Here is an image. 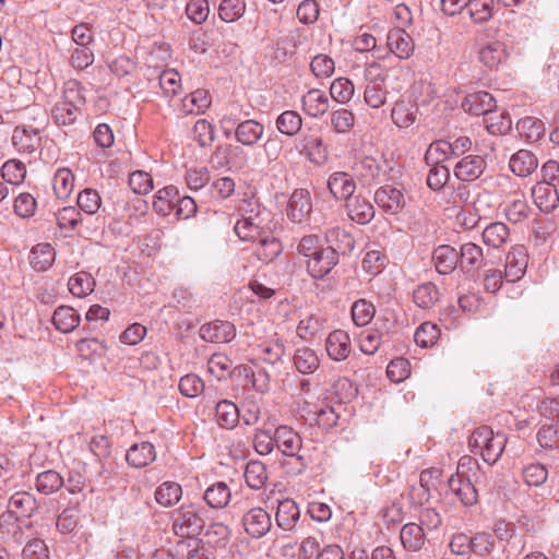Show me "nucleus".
I'll return each instance as SVG.
<instances>
[{
  "mask_svg": "<svg viewBox=\"0 0 559 559\" xmlns=\"http://www.w3.org/2000/svg\"><path fill=\"white\" fill-rule=\"evenodd\" d=\"M242 525L248 535L252 538H260L271 530L272 521L263 508L257 507L243 514Z\"/></svg>",
  "mask_w": 559,
  "mask_h": 559,
  "instance_id": "obj_4",
  "label": "nucleus"
},
{
  "mask_svg": "<svg viewBox=\"0 0 559 559\" xmlns=\"http://www.w3.org/2000/svg\"><path fill=\"white\" fill-rule=\"evenodd\" d=\"M264 135V126L253 119L240 121L235 128V139L243 146L252 147L258 144Z\"/></svg>",
  "mask_w": 559,
  "mask_h": 559,
  "instance_id": "obj_13",
  "label": "nucleus"
},
{
  "mask_svg": "<svg viewBox=\"0 0 559 559\" xmlns=\"http://www.w3.org/2000/svg\"><path fill=\"white\" fill-rule=\"evenodd\" d=\"M266 466L260 461H250L246 465L245 479L247 485L259 490L264 487L267 481Z\"/></svg>",
  "mask_w": 559,
  "mask_h": 559,
  "instance_id": "obj_43",
  "label": "nucleus"
},
{
  "mask_svg": "<svg viewBox=\"0 0 559 559\" xmlns=\"http://www.w3.org/2000/svg\"><path fill=\"white\" fill-rule=\"evenodd\" d=\"M200 336L205 342L228 343L236 336V329L228 321L215 320L201 326Z\"/></svg>",
  "mask_w": 559,
  "mask_h": 559,
  "instance_id": "obj_6",
  "label": "nucleus"
},
{
  "mask_svg": "<svg viewBox=\"0 0 559 559\" xmlns=\"http://www.w3.org/2000/svg\"><path fill=\"white\" fill-rule=\"evenodd\" d=\"M8 508L13 514L28 520L37 509V501L31 493L17 491L11 496Z\"/></svg>",
  "mask_w": 559,
  "mask_h": 559,
  "instance_id": "obj_24",
  "label": "nucleus"
},
{
  "mask_svg": "<svg viewBox=\"0 0 559 559\" xmlns=\"http://www.w3.org/2000/svg\"><path fill=\"white\" fill-rule=\"evenodd\" d=\"M215 416L221 427L231 429L238 424L240 409L235 403L223 400L216 404Z\"/></svg>",
  "mask_w": 559,
  "mask_h": 559,
  "instance_id": "obj_37",
  "label": "nucleus"
},
{
  "mask_svg": "<svg viewBox=\"0 0 559 559\" xmlns=\"http://www.w3.org/2000/svg\"><path fill=\"white\" fill-rule=\"evenodd\" d=\"M466 10L475 23L487 22L493 13V0H468Z\"/></svg>",
  "mask_w": 559,
  "mask_h": 559,
  "instance_id": "obj_54",
  "label": "nucleus"
},
{
  "mask_svg": "<svg viewBox=\"0 0 559 559\" xmlns=\"http://www.w3.org/2000/svg\"><path fill=\"white\" fill-rule=\"evenodd\" d=\"M326 249L340 254L350 253L355 247L354 237L341 227H331L325 231Z\"/></svg>",
  "mask_w": 559,
  "mask_h": 559,
  "instance_id": "obj_17",
  "label": "nucleus"
},
{
  "mask_svg": "<svg viewBox=\"0 0 559 559\" xmlns=\"http://www.w3.org/2000/svg\"><path fill=\"white\" fill-rule=\"evenodd\" d=\"M439 336L440 329L437 324L424 322L417 328L414 334V341L418 346L428 348L437 343Z\"/></svg>",
  "mask_w": 559,
  "mask_h": 559,
  "instance_id": "obj_58",
  "label": "nucleus"
},
{
  "mask_svg": "<svg viewBox=\"0 0 559 559\" xmlns=\"http://www.w3.org/2000/svg\"><path fill=\"white\" fill-rule=\"evenodd\" d=\"M94 51L90 46H75L71 49L70 66L76 70H84L93 64Z\"/></svg>",
  "mask_w": 559,
  "mask_h": 559,
  "instance_id": "obj_63",
  "label": "nucleus"
},
{
  "mask_svg": "<svg viewBox=\"0 0 559 559\" xmlns=\"http://www.w3.org/2000/svg\"><path fill=\"white\" fill-rule=\"evenodd\" d=\"M56 259L53 247L48 242L37 243L29 253V263L36 272L48 270Z\"/></svg>",
  "mask_w": 559,
  "mask_h": 559,
  "instance_id": "obj_30",
  "label": "nucleus"
},
{
  "mask_svg": "<svg viewBox=\"0 0 559 559\" xmlns=\"http://www.w3.org/2000/svg\"><path fill=\"white\" fill-rule=\"evenodd\" d=\"M507 58L504 45L501 41H490L478 51L479 61L490 68H497Z\"/></svg>",
  "mask_w": 559,
  "mask_h": 559,
  "instance_id": "obj_36",
  "label": "nucleus"
},
{
  "mask_svg": "<svg viewBox=\"0 0 559 559\" xmlns=\"http://www.w3.org/2000/svg\"><path fill=\"white\" fill-rule=\"evenodd\" d=\"M211 105L209 92L205 90H195L181 100L180 112L183 115H200Z\"/></svg>",
  "mask_w": 559,
  "mask_h": 559,
  "instance_id": "obj_31",
  "label": "nucleus"
},
{
  "mask_svg": "<svg viewBox=\"0 0 559 559\" xmlns=\"http://www.w3.org/2000/svg\"><path fill=\"white\" fill-rule=\"evenodd\" d=\"M374 202L386 213L396 214L403 209L405 199L399 189L384 186L376 191Z\"/></svg>",
  "mask_w": 559,
  "mask_h": 559,
  "instance_id": "obj_15",
  "label": "nucleus"
},
{
  "mask_svg": "<svg viewBox=\"0 0 559 559\" xmlns=\"http://www.w3.org/2000/svg\"><path fill=\"white\" fill-rule=\"evenodd\" d=\"M204 510L195 504L181 506L173 512V530L179 537L199 535L204 527Z\"/></svg>",
  "mask_w": 559,
  "mask_h": 559,
  "instance_id": "obj_1",
  "label": "nucleus"
},
{
  "mask_svg": "<svg viewBox=\"0 0 559 559\" xmlns=\"http://www.w3.org/2000/svg\"><path fill=\"white\" fill-rule=\"evenodd\" d=\"M312 211V200L307 189H296L290 194L286 215L293 223H304Z\"/></svg>",
  "mask_w": 559,
  "mask_h": 559,
  "instance_id": "obj_3",
  "label": "nucleus"
},
{
  "mask_svg": "<svg viewBox=\"0 0 559 559\" xmlns=\"http://www.w3.org/2000/svg\"><path fill=\"white\" fill-rule=\"evenodd\" d=\"M245 12V0H222L218 4V16L226 23L238 21L243 16Z\"/></svg>",
  "mask_w": 559,
  "mask_h": 559,
  "instance_id": "obj_53",
  "label": "nucleus"
},
{
  "mask_svg": "<svg viewBox=\"0 0 559 559\" xmlns=\"http://www.w3.org/2000/svg\"><path fill=\"white\" fill-rule=\"evenodd\" d=\"M338 263V257L333 250L321 248L307 262L308 273L317 280L323 278Z\"/></svg>",
  "mask_w": 559,
  "mask_h": 559,
  "instance_id": "obj_7",
  "label": "nucleus"
},
{
  "mask_svg": "<svg viewBox=\"0 0 559 559\" xmlns=\"http://www.w3.org/2000/svg\"><path fill=\"white\" fill-rule=\"evenodd\" d=\"M81 317L75 309L69 306H59L52 316L55 328L62 333H70L80 324Z\"/></svg>",
  "mask_w": 559,
  "mask_h": 559,
  "instance_id": "obj_33",
  "label": "nucleus"
},
{
  "mask_svg": "<svg viewBox=\"0 0 559 559\" xmlns=\"http://www.w3.org/2000/svg\"><path fill=\"white\" fill-rule=\"evenodd\" d=\"M63 485L62 476L53 469L41 472L36 477V489L43 495L53 493Z\"/></svg>",
  "mask_w": 559,
  "mask_h": 559,
  "instance_id": "obj_46",
  "label": "nucleus"
},
{
  "mask_svg": "<svg viewBox=\"0 0 559 559\" xmlns=\"http://www.w3.org/2000/svg\"><path fill=\"white\" fill-rule=\"evenodd\" d=\"M459 252V266L464 272L478 269L484 261L483 248L474 242L461 246Z\"/></svg>",
  "mask_w": 559,
  "mask_h": 559,
  "instance_id": "obj_29",
  "label": "nucleus"
},
{
  "mask_svg": "<svg viewBox=\"0 0 559 559\" xmlns=\"http://www.w3.org/2000/svg\"><path fill=\"white\" fill-rule=\"evenodd\" d=\"M328 188L336 200H349L356 190V182L352 175L345 171H335L330 175Z\"/></svg>",
  "mask_w": 559,
  "mask_h": 559,
  "instance_id": "obj_11",
  "label": "nucleus"
},
{
  "mask_svg": "<svg viewBox=\"0 0 559 559\" xmlns=\"http://www.w3.org/2000/svg\"><path fill=\"white\" fill-rule=\"evenodd\" d=\"M355 124V115L346 108L333 109L330 114V126L336 133H347Z\"/></svg>",
  "mask_w": 559,
  "mask_h": 559,
  "instance_id": "obj_56",
  "label": "nucleus"
},
{
  "mask_svg": "<svg viewBox=\"0 0 559 559\" xmlns=\"http://www.w3.org/2000/svg\"><path fill=\"white\" fill-rule=\"evenodd\" d=\"M528 254L523 246L512 247L507 254L504 275L508 281L516 282L525 274Z\"/></svg>",
  "mask_w": 559,
  "mask_h": 559,
  "instance_id": "obj_10",
  "label": "nucleus"
},
{
  "mask_svg": "<svg viewBox=\"0 0 559 559\" xmlns=\"http://www.w3.org/2000/svg\"><path fill=\"white\" fill-rule=\"evenodd\" d=\"M426 531L416 523L403 525L400 534L403 547L411 551H417L423 548L426 542Z\"/></svg>",
  "mask_w": 559,
  "mask_h": 559,
  "instance_id": "obj_32",
  "label": "nucleus"
},
{
  "mask_svg": "<svg viewBox=\"0 0 559 559\" xmlns=\"http://www.w3.org/2000/svg\"><path fill=\"white\" fill-rule=\"evenodd\" d=\"M516 130L526 142L536 143L545 134V123L535 117H524L518 121Z\"/></svg>",
  "mask_w": 559,
  "mask_h": 559,
  "instance_id": "obj_35",
  "label": "nucleus"
},
{
  "mask_svg": "<svg viewBox=\"0 0 559 559\" xmlns=\"http://www.w3.org/2000/svg\"><path fill=\"white\" fill-rule=\"evenodd\" d=\"M275 124L280 133L294 136L302 127V118L295 110H285L277 117Z\"/></svg>",
  "mask_w": 559,
  "mask_h": 559,
  "instance_id": "obj_42",
  "label": "nucleus"
},
{
  "mask_svg": "<svg viewBox=\"0 0 559 559\" xmlns=\"http://www.w3.org/2000/svg\"><path fill=\"white\" fill-rule=\"evenodd\" d=\"M449 488L464 506H473L477 502V490L469 479H462L460 475H452L449 479Z\"/></svg>",
  "mask_w": 559,
  "mask_h": 559,
  "instance_id": "obj_34",
  "label": "nucleus"
},
{
  "mask_svg": "<svg viewBox=\"0 0 559 559\" xmlns=\"http://www.w3.org/2000/svg\"><path fill=\"white\" fill-rule=\"evenodd\" d=\"M300 153L311 163L322 165L328 159L326 148L321 136L316 134L304 135L300 141Z\"/></svg>",
  "mask_w": 559,
  "mask_h": 559,
  "instance_id": "obj_22",
  "label": "nucleus"
},
{
  "mask_svg": "<svg viewBox=\"0 0 559 559\" xmlns=\"http://www.w3.org/2000/svg\"><path fill=\"white\" fill-rule=\"evenodd\" d=\"M506 443L507 437L504 433H493L486 448L480 453L483 460L490 465L495 464L500 459Z\"/></svg>",
  "mask_w": 559,
  "mask_h": 559,
  "instance_id": "obj_59",
  "label": "nucleus"
},
{
  "mask_svg": "<svg viewBox=\"0 0 559 559\" xmlns=\"http://www.w3.org/2000/svg\"><path fill=\"white\" fill-rule=\"evenodd\" d=\"M380 165L370 156H365L356 160L352 166L353 176L361 182L362 186H370L380 174Z\"/></svg>",
  "mask_w": 559,
  "mask_h": 559,
  "instance_id": "obj_25",
  "label": "nucleus"
},
{
  "mask_svg": "<svg viewBox=\"0 0 559 559\" xmlns=\"http://www.w3.org/2000/svg\"><path fill=\"white\" fill-rule=\"evenodd\" d=\"M348 217L357 224H368L374 217L373 205L360 195L352 197L346 201Z\"/></svg>",
  "mask_w": 559,
  "mask_h": 559,
  "instance_id": "obj_21",
  "label": "nucleus"
},
{
  "mask_svg": "<svg viewBox=\"0 0 559 559\" xmlns=\"http://www.w3.org/2000/svg\"><path fill=\"white\" fill-rule=\"evenodd\" d=\"M231 367L233 361L222 353L213 354L207 361L209 371L218 380L225 379L230 373Z\"/></svg>",
  "mask_w": 559,
  "mask_h": 559,
  "instance_id": "obj_64",
  "label": "nucleus"
},
{
  "mask_svg": "<svg viewBox=\"0 0 559 559\" xmlns=\"http://www.w3.org/2000/svg\"><path fill=\"white\" fill-rule=\"evenodd\" d=\"M178 194L179 191L174 186L159 189L154 197V210L163 216L168 215L173 207L176 205Z\"/></svg>",
  "mask_w": 559,
  "mask_h": 559,
  "instance_id": "obj_41",
  "label": "nucleus"
},
{
  "mask_svg": "<svg viewBox=\"0 0 559 559\" xmlns=\"http://www.w3.org/2000/svg\"><path fill=\"white\" fill-rule=\"evenodd\" d=\"M487 167L486 159L480 155H467L460 159L453 169L460 181L472 182L478 179Z\"/></svg>",
  "mask_w": 559,
  "mask_h": 559,
  "instance_id": "obj_5",
  "label": "nucleus"
},
{
  "mask_svg": "<svg viewBox=\"0 0 559 559\" xmlns=\"http://www.w3.org/2000/svg\"><path fill=\"white\" fill-rule=\"evenodd\" d=\"M52 119L58 126H70L76 121L81 111L63 100L58 102L52 108Z\"/></svg>",
  "mask_w": 559,
  "mask_h": 559,
  "instance_id": "obj_61",
  "label": "nucleus"
},
{
  "mask_svg": "<svg viewBox=\"0 0 559 559\" xmlns=\"http://www.w3.org/2000/svg\"><path fill=\"white\" fill-rule=\"evenodd\" d=\"M235 233L243 241L255 240L260 236V222L251 216L242 217L235 225Z\"/></svg>",
  "mask_w": 559,
  "mask_h": 559,
  "instance_id": "obj_60",
  "label": "nucleus"
},
{
  "mask_svg": "<svg viewBox=\"0 0 559 559\" xmlns=\"http://www.w3.org/2000/svg\"><path fill=\"white\" fill-rule=\"evenodd\" d=\"M61 100L82 111L85 105V88L76 80H69L64 83Z\"/></svg>",
  "mask_w": 559,
  "mask_h": 559,
  "instance_id": "obj_49",
  "label": "nucleus"
},
{
  "mask_svg": "<svg viewBox=\"0 0 559 559\" xmlns=\"http://www.w3.org/2000/svg\"><path fill=\"white\" fill-rule=\"evenodd\" d=\"M156 451L154 445L148 441L132 444L126 454L127 463L135 468H142L154 462Z\"/></svg>",
  "mask_w": 559,
  "mask_h": 559,
  "instance_id": "obj_20",
  "label": "nucleus"
},
{
  "mask_svg": "<svg viewBox=\"0 0 559 559\" xmlns=\"http://www.w3.org/2000/svg\"><path fill=\"white\" fill-rule=\"evenodd\" d=\"M324 325V320L316 314H308L305 318L300 319L296 333L304 341L313 340L322 330Z\"/></svg>",
  "mask_w": 559,
  "mask_h": 559,
  "instance_id": "obj_45",
  "label": "nucleus"
},
{
  "mask_svg": "<svg viewBox=\"0 0 559 559\" xmlns=\"http://www.w3.org/2000/svg\"><path fill=\"white\" fill-rule=\"evenodd\" d=\"M203 499L210 508L221 510L230 502L231 490L226 483L216 481L206 488Z\"/></svg>",
  "mask_w": 559,
  "mask_h": 559,
  "instance_id": "obj_28",
  "label": "nucleus"
},
{
  "mask_svg": "<svg viewBox=\"0 0 559 559\" xmlns=\"http://www.w3.org/2000/svg\"><path fill=\"white\" fill-rule=\"evenodd\" d=\"M70 293L75 297H85L95 288L94 277L84 271L78 272L69 278Z\"/></svg>",
  "mask_w": 559,
  "mask_h": 559,
  "instance_id": "obj_44",
  "label": "nucleus"
},
{
  "mask_svg": "<svg viewBox=\"0 0 559 559\" xmlns=\"http://www.w3.org/2000/svg\"><path fill=\"white\" fill-rule=\"evenodd\" d=\"M294 365L299 372L310 374L319 368L320 358L313 349L300 347L294 354Z\"/></svg>",
  "mask_w": 559,
  "mask_h": 559,
  "instance_id": "obj_38",
  "label": "nucleus"
},
{
  "mask_svg": "<svg viewBox=\"0 0 559 559\" xmlns=\"http://www.w3.org/2000/svg\"><path fill=\"white\" fill-rule=\"evenodd\" d=\"M56 221L61 231L68 235L74 231L78 225L82 223V216L76 207L64 206L56 213Z\"/></svg>",
  "mask_w": 559,
  "mask_h": 559,
  "instance_id": "obj_47",
  "label": "nucleus"
},
{
  "mask_svg": "<svg viewBox=\"0 0 559 559\" xmlns=\"http://www.w3.org/2000/svg\"><path fill=\"white\" fill-rule=\"evenodd\" d=\"M301 105L304 111L312 118H320L324 116L330 109V100L328 95L319 88L309 90L302 96Z\"/></svg>",
  "mask_w": 559,
  "mask_h": 559,
  "instance_id": "obj_14",
  "label": "nucleus"
},
{
  "mask_svg": "<svg viewBox=\"0 0 559 559\" xmlns=\"http://www.w3.org/2000/svg\"><path fill=\"white\" fill-rule=\"evenodd\" d=\"M182 495L179 484L173 481H165L157 487L155 491V500L158 504L168 508L176 504Z\"/></svg>",
  "mask_w": 559,
  "mask_h": 559,
  "instance_id": "obj_48",
  "label": "nucleus"
},
{
  "mask_svg": "<svg viewBox=\"0 0 559 559\" xmlns=\"http://www.w3.org/2000/svg\"><path fill=\"white\" fill-rule=\"evenodd\" d=\"M462 108L471 115L487 117L496 109V99L486 91L469 93L462 102Z\"/></svg>",
  "mask_w": 559,
  "mask_h": 559,
  "instance_id": "obj_9",
  "label": "nucleus"
},
{
  "mask_svg": "<svg viewBox=\"0 0 559 559\" xmlns=\"http://www.w3.org/2000/svg\"><path fill=\"white\" fill-rule=\"evenodd\" d=\"M74 188V175L69 168H59L53 176L52 189L59 200L70 197Z\"/></svg>",
  "mask_w": 559,
  "mask_h": 559,
  "instance_id": "obj_40",
  "label": "nucleus"
},
{
  "mask_svg": "<svg viewBox=\"0 0 559 559\" xmlns=\"http://www.w3.org/2000/svg\"><path fill=\"white\" fill-rule=\"evenodd\" d=\"M432 260L438 273L451 274L459 266V252L449 245H442L433 250Z\"/></svg>",
  "mask_w": 559,
  "mask_h": 559,
  "instance_id": "obj_23",
  "label": "nucleus"
},
{
  "mask_svg": "<svg viewBox=\"0 0 559 559\" xmlns=\"http://www.w3.org/2000/svg\"><path fill=\"white\" fill-rule=\"evenodd\" d=\"M483 241L492 249H502L510 240V229L502 222H493L483 230Z\"/></svg>",
  "mask_w": 559,
  "mask_h": 559,
  "instance_id": "obj_26",
  "label": "nucleus"
},
{
  "mask_svg": "<svg viewBox=\"0 0 559 559\" xmlns=\"http://www.w3.org/2000/svg\"><path fill=\"white\" fill-rule=\"evenodd\" d=\"M386 44L392 53L400 59H407L414 52V41L411 35L401 28L389 32Z\"/></svg>",
  "mask_w": 559,
  "mask_h": 559,
  "instance_id": "obj_19",
  "label": "nucleus"
},
{
  "mask_svg": "<svg viewBox=\"0 0 559 559\" xmlns=\"http://www.w3.org/2000/svg\"><path fill=\"white\" fill-rule=\"evenodd\" d=\"M355 87L347 78L335 79L330 86V95L338 104H347L354 96Z\"/></svg>",
  "mask_w": 559,
  "mask_h": 559,
  "instance_id": "obj_57",
  "label": "nucleus"
},
{
  "mask_svg": "<svg viewBox=\"0 0 559 559\" xmlns=\"http://www.w3.org/2000/svg\"><path fill=\"white\" fill-rule=\"evenodd\" d=\"M486 128L493 135H502L508 133L512 127V120L508 112H497L495 109L484 118Z\"/></svg>",
  "mask_w": 559,
  "mask_h": 559,
  "instance_id": "obj_52",
  "label": "nucleus"
},
{
  "mask_svg": "<svg viewBox=\"0 0 559 559\" xmlns=\"http://www.w3.org/2000/svg\"><path fill=\"white\" fill-rule=\"evenodd\" d=\"M300 511L297 503L292 499L281 500L275 514L276 524L284 531H290L299 520Z\"/></svg>",
  "mask_w": 559,
  "mask_h": 559,
  "instance_id": "obj_27",
  "label": "nucleus"
},
{
  "mask_svg": "<svg viewBox=\"0 0 559 559\" xmlns=\"http://www.w3.org/2000/svg\"><path fill=\"white\" fill-rule=\"evenodd\" d=\"M538 167V158L528 150H519L509 160L510 170L518 177L526 178Z\"/></svg>",
  "mask_w": 559,
  "mask_h": 559,
  "instance_id": "obj_18",
  "label": "nucleus"
},
{
  "mask_svg": "<svg viewBox=\"0 0 559 559\" xmlns=\"http://www.w3.org/2000/svg\"><path fill=\"white\" fill-rule=\"evenodd\" d=\"M1 176L8 183L20 185L25 179L26 167L20 160L10 159L2 165Z\"/></svg>",
  "mask_w": 559,
  "mask_h": 559,
  "instance_id": "obj_62",
  "label": "nucleus"
},
{
  "mask_svg": "<svg viewBox=\"0 0 559 559\" xmlns=\"http://www.w3.org/2000/svg\"><path fill=\"white\" fill-rule=\"evenodd\" d=\"M325 350L332 360H345L352 352L350 337L348 333L343 330L332 331L325 340Z\"/></svg>",
  "mask_w": 559,
  "mask_h": 559,
  "instance_id": "obj_8",
  "label": "nucleus"
},
{
  "mask_svg": "<svg viewBox=\"0 0 559 559\" xmlns=\"http://www.w3.org/2000/svg\"><path fill=\"white\" fill-rule=\"evenodd\" d=\"M532 197L536 206L545 213H550L559 205V188L536 182L532 188Z\"/></svg>",
  "mask_w": 559,
  "mask_h": 559,
  "instance_id": "obj_12",
  "label": "nucleus"
},
{
  "mask_svg": "<svg viewBox=\"0 0 559 559\" xmlns=\"http://www.w3.org/2000/svg\"><path fill=\"white\" fill-rule=\"evenodd\" d=\"M418 110V105L414 100L399 99L391 110L392 121L399 128H408L415 123Z\"/></svg>",
  "mask_w": 559,
  "mask_h": 559,
  "instance_id": "obj_16",
  "label": "nucleus"
},
{
  "mask_svg": "<svg viewBox=\"0 0 559 559\" xmlns=\"http://www.w3.org/2000/svg\"><path fill=\"white\" fill-rule=\"evenodd\" d=\"M276 448L285 455L296 461V466L288 473L293 475L301 474L307 462L304 455L299 454L302 445L301 437L288 426H280L275 429Z\"/></svg>",
  "mask_w": 559,
  "mask_h": 559,
  "instance_id": "obj_2",
  "label": "nucleus"
},
{
  "mask_svg": "<svg viewBox=\"0 0 559 559\" xmlns=\"http://www.w3.org/2000/svg\"><path fill=\"white\" fill-rule=\"evenodd\" d=\"M439 298V289L431 282L418 285L413 292L414 302L421 309L432 308Z\"/></svg>",
  "mask_w": 559,
  "mask_h": 559,
  "instance_id": "obj_39",
  "label": "nucleus"
},
{
  "mask_svg": "<svg viewBox=\"0 0 559 559\" xmlns=\"http://www.w3.org/2000/svg\"><path fill=\"white\" fill-rule=\"evenodd\" d=\"M376 314L373 304L367 299H358L352 306V319L357 326H366Z\"/></svg>",
  "mask_w": 559,
  "mask_h": 559,
  "instance_id": "obj_55",
  "label": "nucleus"
},
{
  "mask_svg": "<svg viewBox=\"0 0 559 559\" xmlns=\"http://www.w3.org/2000/svg\"><path fill=\"white\" fill-rule=\"evenodd\" d=\"M450 157H452L451 145L445 140L433 141L425 153L427 165H442Z\"/></svg>",
  "mask_w": 559,
  "mask_h": 559,
  "instance_id": "obj_50",
  "label": "nucleus"
},
{
  "mask_svg": "<svg viewBox=\"0 0 559 559\" xmlns=\"http://www.w3.org/2000/svg\"><path fill=\"white\" fill-rule=\"evenodd\" d=\"M282 252L281 242L274 237L259 238V242L254 249V254L262 262L273 261Z\"/></svg>",
  "mask_w": 559,
  "mask_h": 559,
  "instance_id": "obj_51",
  "label": "nucleus"
}]
</instances>
